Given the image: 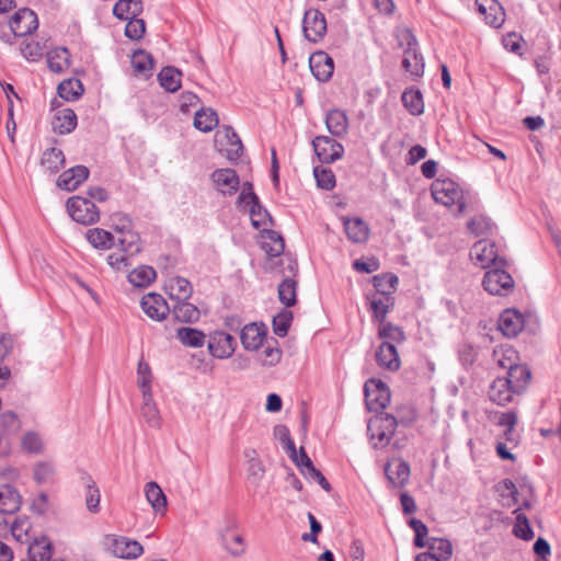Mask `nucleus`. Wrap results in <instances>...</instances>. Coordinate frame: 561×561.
<instances>
[{
  "label": "nucleus",
  "instance_id": "nucleus-35",
  "mask_svg": "<svg viewBox=\"0 0 561 561\" xmlns=\"http://www.w3.org/2000/svg\"><path fill=\"white\" fill-rule=\"evenodd\" d=\"M325 124L329 131L337 137L347 133L348 118L343 111L332 110L327 114Z\"/></svg>",
  "mask_w": 561,
  "mask_h": 561
},
{
  "label": "nucleus",
  "instance_id": "nucleus-56",
  "mask_svg": "<svg viewBox=\"0 0 561 561\" xmlns=\"http://www.w3.org/2000/svg\"><path fill=\"white\" fill-rule=\"evenodd\" d=\"M137 381L142 393H151L152 374L149 364L144 359H140L138 363Z\"/></svg>",
  "mask_w": 561,
  "mask_h": 561
},
{
  "label": "nucleus",
  "instance_id": "nucleus-33",
  "mask_svg": "<svg viewBox=\"0 0 561 561\" xmlns=\"http://www.w3.org/2000/svg\"><path fill=\"white\" fill-rule=\"evenodd\" d=\"M401 101L411 115L419 116L424 113L423 95L419 89H407L401 95Z\"/></svg>",
  "mask_w": 561,
  "mask_h": 561
},
{
  "label": "nucleus",
  "instance_id": "nucleus-44",
  "mask_svg": "<svg viewBox=\"0 0 561 561\" xmlns=\"http://www.w3.org/2000/svg\"><path fill=\"white\" fill-rule=\"evenodd\" d=\"M410 479V466L404 460H398L396 462V469L391 470V463L388 462V482H391L394 486H404Z\"/></svg>",
  "mask_w": 561,
  "mask_h": 561
},
{
  "label": "nucleus",
  "instance_id": "nucleus-32",
  "mask_svg": "<svg viewBox=\"0 0 561 561\" xmlns=\"http://www.w3.org/2000/svg\"><path fill=\"white\" fill-rule=\"evenodd\" d=\"M141 11L142 2L140 0H118L113 8V14L122 21L137 18Z\"/></svg>",
  "mask_w": 561,
  "mask_h": 561
},
{
  "label": "nucleus",
  "instance_id": "nucleus-59",
  "mask_svg": "<svg viewBox=\"0 0 561 561\" xmlns=\"http://www.w3.org/2000/svg\"><path fill=\"white\" fill-rule=\"evenodd\" d=\"M21 446L24 451L30 454H41L44 449L41 436L34 432H27L22 436Z\"/></svg>",
  "mask_w": 561,
  "mask_h": 561
},
{
  "label": "nucleus",
  "instance_id": "nucleus-15",
  "mask_svg": "<svg viewBox=\"0 0 561 561\" xmlns=\"http://www.w3.org/2000/svg\"><path fill=\"white\" fill-rule=\"evenodd\" d=\"M140 307L142 311L154 321H162L170 312L165 299L156 293H149L141 298Z\"/></svg>",
  "mask_w": 561,
  "mask_h": 561
},
{
  "label": "nucleus",
  "instance_id": "nucleus-16",
  "mask_svg": "<svg viewBox=\"0 0 561 561\" xmlns=\"http://www.w3.org/2000/svg\"><path fill=\"white\" fill-rule=\"evenodd\" d=\"M121 220L122 226L115 225V230L121 233L118 238L121 250L136 255L141 251L140 238L138 233L129 228L130 220L127 217H122Z\"/></svg>",
  "mask_w": 561,
  "mask_h": 561
},
{
  "label": "nucleus",
  "instance_id": "nucleus-48",
  "mask_svg": "<svg viewBox=\"0 0 561 561\" xmlns=\"http://www.w3.org/2000/svg\"><path fill=\"white\" fill-rule=\"evenodd\" d=\"M131 66L136 73L150 76L153 70V60L148 53L138 50L131 56Z\"/></svg>",
  "mask_w": 561,
  "mask_h": 561
},
{
  "label": "nucleus",
  "instance_id": "nucleus-4",
  "mask_svg": "<svg viewBox=\"0 0 561 561\" xmlns=\"http://www.w3.org/2000/svg\"><path fill=\"white\" fill-rule=\"evenodd\" d=\"M373 287L366 293L368 310L378 323V336L386 337V277L376 275L371 278Z\"/></svg>",
  "mask_w": 561,
  "mask_h": 561
},
{
  "label": "nucleus",
  "instance_id": "nucleus-64",
  "mask_svg": "<svg viewBox=\"0 0 561 561\" xmlns=\"http://www.w3.org/2000/svg\"><path fill=\"white\" fill-rule=\"evenodd\" d=\"M314 178L321 188L332 190L335 185V176L331 170L314 168Z\"/></svg>",
  "mask_w": 561,
  "mask_h": 561
},
{
  "label": "nucleus",
  "instance_id": "nucleus-53",
  "mask_svg": "<svg viewBox=\"0 0 561 561\" xmlns=\"http://www.w3.org/2000/svg\"><path fill=\"white\" fill-rule=\"evenodd\" d=\"M56 470L53 463L41 461L34 466L33 476L38 484L50 483L54 481Z\"/></svg>",
  "mask_w": 561,
  "mask_h": 561
},
{
  "label": "nucleus",
  "instance_id": "nucleus-37",
  "mask_svg": "<svg viewBox=\"0 0 561 561\" xmlns=\"http://www.w3.org/2000/svg\"><path fill=\"white\" fill-rule=\"evenodd\" d=\"M70 55L66 48H55L47 53V64L55 73L66 71L70 66Z\"/></svg>",
  "mask_w": 561,
  "mask_h": 561
},
{
  "label": "nucleus",
  "instance_id": "nucleus-26",
  "mask_svg": "<svg viewBox=\"0 0 561 561\" xmlns=\"http://www.w3.org/2000/svg\"><path fill=\"white\" fill-rule=\"evenodd\" d=\"M165 290L171 299L184 301L192 296L193 287L186 278L173 276L168 279Z\"/></svg>",
  "mask_w": 561,
  "mask_h": 561
},
{
  "label": "nucleus",
  "instance_id": "nucleus-8",
  "mask_svg": "<svg viewBox=\"0 0 561 561\" xmlns=\"http://www.w3.org/2000/svg\"><path fill=\"white\" fill-rule=\"evenodd\" d=\"M69 216L81 225H92L100 219V210L91 199L83 196H71L66 203Z\"/></svg>",
  "mask_w": 561,
  "mask_h": 561
},
{
  "label": "nucleus",
  "instance_id": "nucleus-40",
  "mask_svg": "<svg viewBox=\"0 0 561 561\" xmlns=\"http://www.w3.org/2000/svg\"><path fill=\"white\" fill-rule=\"evenodd\" d=\"M417 417L416 410L411 404H403L399 407L394 415L388 413V423L390 426H397L399 424L403 426L412 425Z\"/></svg>",
  "mask_w": 561,
  "mask_h": 561
},
{
  "label": "nucleus",
  "instance_id": "nucleus-27",
  "mask_svg": "<svg viewBox=\"0 0 561 561\" xmlns=\"http://www.w3.org/2000/svg\"><path fill=\"white\" fill-rule=\"evenodd\" d=\"M493 357L500 367L507 370L506 375L511 374L515 368H528L526 365L517 364L518 354L511 346H501L495 348Z\"/></svg>",
  "mask_w": 561,
  "mask_h": 561
},
{
  "label": "nucleus",
  "instance_id": "nucleus-45",
  "mask_svg": "<svg viewBox=\"0 0 561 561\" xmlns=\"http://www.w3.org/2000/svg\"><path fill=\"white\" fill-rule=\"evenodd\" d=\"M218 125L217 113L211 108H201L195 113L194 126L203 131L208 133Z\"/></svg>",
  "mask_w": 561,
  "mask_h": 561
},
{
  "label": "nucleus",
  "instance_id": "nucleus-42",
  "mask_svg": "<svg viewBox=\"0 0 561 561\" xmlns=\"http://www.w3.org/2000/svg\"><path fill=\"white\" fill-rule=\"evenodd\" d=\"M85 239L95 249L107 250L113 245V236L111 232L101 229L92 228L85 233Z\"/></svg>",
  "mask_w": 561,
  "mask_h": 561
},
{
  "label": "nucleus",
  "instance_id": "nucleus-3",
  "mask_svg": "<svg viewBox=\"0 0 561 561\" xmlns=\"http://www.w3.org/2000/svg\"><path fill=\"white\" fill-rule=\"evenodd\" d=\"M434 201L446 207H456V214L462 215L467 207V197L459 185L450 179H437L431 185Z\"/></svg>",
  "mask_w": 561,
  "mask_h": 561
},
{
  "label": "nucleus",
  "instance_id": "nucleus-60",
  "mask_svg": "<svg viewBox=\"0 0 561 561\" xmlns=\"http://www.w3.org/2000/svg\"><path fill=\"white\" fill-rule=\"evenodd\" d=\"M133 256V254L119 250L107 256V263L115 271H126L131 265Z\"/></svg>",
  "mask_w": 561,
  "mask_h": 561
},
{
  "label": "nucleus",
  "instance_id": "nucleus-58",
  "mask_svg": "<svg viewBox=\"0 0 561 561\" xmlns=\"http://www.w3.org/2000/svg\"><path fill=\"white\" fill-rule=\"evenodd\" d=\"M393 36L397 41L398 47L404 51V48H413L419 46L417 39L409 27H397Z\"/></svg>",
  "mask_w": 561,
  "mask_h": 561
},
{
  "label": "nucleus",
  "instance_id": "nucleus-20",
  "mask_svg": "<svg viewBox=\"0 0 561 561\" xmlns=\"http://www.w3.org/2000/svg\"><path fill=\"white\" fill-rule=\"evenodd\" d=\"M267 329L264 324L250 323L241 330L240 339L242 346L248 351H257L263 346Z\"/></svg>",
  "mask_w": 561,
  "mask_h": 561
},
{
  "label": "nucleus",
  "instance_id": "nucleus-49",
  "mask_svg": "<svg viewBox=\"0 0 561 561\" xmlns=\"http://www.w3.org/2000/svg\"><path fill=\"white\" fill-rule=\"evenodd\" d=\"M28 554L32 561H50L51 543L47 539L36 540L30 546Z\"/></svg>",
  "mask_w": 561,
  "mask_h": 561
},
{
  "label": "nucleus",
  "instance_id": "nucleus-25",
  "mask_svg": "<svg viewBox=\"0 0 561 561\" xmlns=\"http://www.w3.org/2000/svg\"><path fill=\"white\" fill-rule=\"evenodd\" d=\"M424 58L419 51V46L404 48L402 68L413 78H420L424 73Z\"/></svg>",
  "mask_w": 561,
  "mask_h": 561
},
{
  "label": "nucleus",
  "instance_id": "nucleus-63",
  "mask_svg": "<svg viewBox=\"0 0 561 561\" xmlns=\"http://www.w3.org/2000/svg\"><path fill=\"white\" fill-rule=\"evenodd\" d=\"M146 32V23L142 19H130L128 20L126 27H125V35L133 39L138 41L142 38L144 34Z\"/></svg>",
  "mask_w": 561,
  "mask_h": 561
},
{
  "label": "nucleus",
  "instance_id": "nucleus-24",
  "mask_svg": "<svg viewBox=\"0 0 561 561\" xmlns=\"http://www.w3.org/2000/svg\"><path fill=\"white\" fill-rule=\"evenodd\" d=\"M344 231L353 243H364L369 237L368 225L358 217L343 218Z\"/></svg>",
  "mask_w": 561,
  "mask_h": 561
},
{
  "label": "nucleus",
  "instance_id": "nucleus-9",
  "mask_svg": "<svg viewBox=\"0 0 561 561\" xmlns=\"http://www.w3.org/2000/svg\"><path fill=\"white\" fill-rule=\"evenodd\" d=\"M482 285L491 295L506 296L514 289V279L505 266H496L485 272Z\"/></svg>",
  "mask_w": 561,
  "mask_h": 561
},
{
  "label": "nucleus",
  "instance_id": "nucleus-41",
  "mask_svg": "<svg viewBox=\"0 0 561 561\" xmlns=\"http://www.w3.org/2000/svg\"><path fill=\"white\" fill-rule=\"evenodd\" d=\"M174 318L183 323H194L198 321L201 317L199 309L186 300L179 301V304L173 308Z\"/></svg>",
  "mask_w": 561,
  "mask_h": 561
},
{
  "label": "nucleus",
  "instance_id": "nucleus-14",
  "mask_svg": "<svg viewBox=\"0 0 561 561\" xmlns=\"http://www.w3.org/2000/svg\"><path fill=\"white\" fill-rule=\"evenodd\" d=\"M236 345L234 337L224 331L214 332L208 341L209 353L220 359L230 357L236 350Z\"/></svg>",
  "mask_w": 561,
  "mask_h": 561
},
{
  "label": "nucleus",
  "instance_id": "nucleus-39",
  "mask_svg": "<svg viewBox=\"0 0 561 561\" xmlns=\"http://www.w3.org/2000/svg\"><path fill=\"white\" fill-rule=\"evenodd\" d=\"M178 340L188 347H202L205 343V334L194 328L183 327L176 330Z\"/></svg>",
  "mask_w": 561,
  "mask_h": 561
},
{
  "label": "nucleus",
  "instance_id": "nucleus-38",
  "mask_svg": "<svg viewBox=\"0 0 561 561\" xmlns=\"http://www.w3.org/2000/svg\"><path fill=\"white\" fill-rule=\"evenodd\" d=\"M65 164L64 152L58 148L46 149L41 158V165L50 173L59 171Z\"/></svg>",
  "mask_w": 561,
  "mask_h": 561
},
{
  "label": "nucleus",
  "instance_id": "nucleus-31",
  "mask_svg": "<svg viewBox=\"0 0 561 561\" xmlns=\"http://www.w3.org/2000/svg\"><path fill=\"white\" fill-rule=\"evenodd\" d=\"M145 495L148 503L157 514H165L167 496L162 489L153 481L146 483Z\"/></svg>",
  "mask_w": 561,
  "mask_h": 561
},
{
  "label": "nucleus",
  "instance_id": "nucleus-29",
  "mask_svg": "<svg viewBox=\"0 0 561 561\" xmlns=\"http://www.w3.org/2000/svg\"><path fill=\"white\" fill-rule=\"evenodd\" d=\"M427 550L424 553L433 554L439 561H448L453 556V545L447 538L430 537L426 540Z\"/></svg>",
  "mask_w": 561,
  "mask_h": 561
},
{
  "label": "nucleus",
  "instance_id": "nucleus-22",
  "mask_svg": "<svg viewBox=\"0 0 561 561\" xmlns=\"http://www.w3.org/2000/svg\"><path fill=\"white\" fill-rule=\"evenodd\" d=\"M211 180L220 193L228 195L234 194L240 184L239 176L232 169H219L214 171Z\"/></svg>",
  "mask_w": 561,
  "mask_h": 561
},
{
  "label": "nucleus",
  "instance_id": "nucleus-1",
  "mask_svg": "<svg viewBox=\"0 0 561 561\" xmlns=\"http://www.w3.org/2000/svg\"><path fill=\"white\" fill-rule=\"evenodd\" d=\"M364 392L367 409L375 413L367 424L369 443L375 449H383L386 446L383 443L386 426L385 419L382 417L383 410L386 409L385 385L380 379L371 378L366 381Z\"/></svg>",
  "mask_w": 561,
  "mask_h": 561
},
{
  "label": "nucleus",
  "instance_id": "nucleus-11",
  "mask_svg": "<svg viewBox=\"0 0 561 561\" xmlns=\"http://www.w3.org/2000/svg\"><path fill=\"white\" fill-rule=\"evenodd\" d=\"M302 31L309 42H320L327 33L324 14L317 9L306 10L302 20Z\"/></svg>",
  "mask_w": 561,
  "mask_h": 561
},
{
  "label": "nucleus",
  "instance_id": "nucleus-13",
  "mask_svg": "<svg viewBox=\"0 0 561 561\" xmlns=\"http://www.w3.org/2000/svg\"><path fill=\"white\" fill-rule=\"evenodd\" d=\"M38 27L37 15L34 11L24 8L10 19V28L15 36L24 37Z\"/></svg>",
  "mask_w": 561,
  "mask_h": 561
},
{
  "label": "nucleus",
  "instance_id": "nucleus-54",
  "mask_svg": "<svg viewBox=\"0 0 561 561\" xmlns=\"http://www.w3.org/2000/svg\"><path fill=\"white\" fill-rule=\"evenodd\" d=\"M282 358V351L277 346V342L267 343L264 345L263 351L259 354V360L264 366H274L279 363Z\"/></svg>",
  "mask_w": 561,
  "mask_h": 561
},
{
  "label": "nucleus",
  "instance_id": "nucleus-28",
  "mask_svg": "<svg viewBox=\"0 0 561 561\" xmlns=\"http://www.w3.org/2000/svg\"><path fill=\"white\" fill-rule=\"evenodd\" d=\"M261 247L271 257L279 256L285 249L284 239L274 230H264L261 232Z\"/></svg>",
  "mask_w": 561,
  "mask_h": 561
},
{
  "label": "nucleus",
  "instance_id": "nucleus-47",
  "mask_svg": "<svg viewBox=\"0 0 561 561\" xmlns=\"http://www.w3.org/2000/svg\"><path fill=\"white\" fill-rule=\"evenodd\" d=\"M181 76L182 73L178 69L165 67L160 71L158 79L163 89L175 92L181 87Z\"/></svg>",
  "mask_w": 561,
  "mask_h": 561
},
{
  "label": "nucleus",
  "instance_id": "nucleus-62",
  "mask_svg": "<svg viewBox=\"0 0 561 561\" xmlns=\"http://www.w3.org/2000/svg\"><path fill=\"white\" fill-rule=\"evenodd\" d=\"M409 526L413 529L414 536V546L417 548H424L426 546V536L428 533L427 526L417 518H411L409 520Z\"/></svg>",
  "mask_w": 561,
  "mask_h": 561
},
{
  "label": "nucleus",
  "instance_id": "nucleus-30",
  "mask_svg": "<svg viewBox=\"0 0 561 561\" xmlns=\"http://www.w3.org/2000/svg\"><path fill=\"white\" fill-rule=\"evenodd\" d=\"M21 495L9 484L0 485V512L13 514L20 510Z\"/></svg>",
  "mask_w": 561,
  "mask_h": 561
},
{
  "label": "nucleus",
  "instance_id": "nucleus-46",
  "mask_svg": "<svg viewBox=\"0 0 561 561\" xmlns=\"http://www.w3.org/2000/svg\"><path fill=\"white\" fill-rule=\"evenodd\" d=\"M485 414L490 423L503 428H514L518 421V416L515 410H508L505 412L486 411Z\"/></svg>",
  "mask_w": 561,
  "mask_h": 561
},
{
  "label": "nucleus",
  "instance_id": "nucleus-17",
  "mask_svg": "<svg viewBox=\"0 0 561 561\" xmlns=\"http://www.w3.org/2000/svg\"><path fill=\"white\" fill-rule=\"evenodd\" d=\"M524 324V316L516 309L504 310L497 321L499 330L507 337L517 336Z\"/></svg>",
  "mask_w": 561,
  "mask_h": 561
},
{
  "label": "nucleus",
  "instance_id": "nucleus-2",
  "mask_svg": "<svg viewBox=\"0 0 561 561\" xmlns=\"http://www.w3.org/2000/svg\"><path fill=\"white\" fill-rule=\"evenodd\" d=\"M531 379L529 368H515L505 377L495 378L488 389V398L491 402L505 407L515 396H520L528 387Z\"/></svg>",
  "mask_w": 561,
  "mask_h": 561
},
{
  "label": "nucleus",
  "instance_id": "nucleus-61",
  "mask_svg": "<svg viewBox=\"0 0 561 561\" xmlns=\"http://www.w3.org/2000/svg\"><path fill=\"white\" fill-rule=\"evenodd\" d=\"M302 474L310 480L317 481L323 490L329 492L331 490V485L328 480L323 477V474L314 468L311 459L309 457L305 458V468L302 469Z\"/></svg>",
  "mask_w": 561,
  "mask_h": 561
},
{
  "label": "nucleus",
  "instance_id": "nucleus-18",
  "mask_svg": "<svg viewBox=\"0 0 561 561\" xmlns=\"http://www.w3.org/2000/svg\"><path fill=\"white\" fill-rule=\"evenodd\" d=\"M309 67L317 80L327 82L333 75L334 62L325 51H317L310 56Z\"/></svg>",
  "mask_w": 561,
  "mask_h": 561
},
{
  "label": "nucleus",
  "instance_id": "nucleus-51",
  "mask_svg": "<svg viewBox=\"0 0 561 561\" xmlns=\"http://www.w3.org/2000/svg\"><path fill=\"white\" fill-rule=\"evenodd\" d=\"M493 227V221L485 215H477L467 224V229L477 237L489 233Z\"/></svg>",
  "mask_w": 561,
  "mask_h": 561
},
{
  "label": "nucleus",
  "instance_id": "nucleus-5",
  "mask_svg": "<svg viewBox=\"0 0 561 561\" xmlns=\"http://www.w3.org/2000/svg\"><path fill=\"white\" fill-rule=\"evenodd\" d=\"M102 546L107 553L121 559H136L144 552L142 546L137 540L114 534L104 536Z\"/></svg>",
  "mask_w": 561,
  "mask_h": 561
},
{
  "label": "nucleus",
  "instance_id": "nucleus-50",
  "mask_svg": "<svg viewBox=\"0 0 561 561\" xmlns=\"http://www.w3.org/2000/svg\"><path fill=\"white\" fill-rule=\"evenodd\" d=\"M296 293L297 283L291 278H285L278 286V298L287 307L296 304Z\"/></svg>",
  "mask_w": 561,
  "mask_h": 561
},
{
  "label": "nucleus",
  "instance_id": "nucleus-7",
  "mask_svg": "<svg viewBox=\"0 0 561 561\" xmlns=\"http://www.w3.org/2000/svg\"><path fill=\"white\" fill-rule=\"evenodd\" d=\"M470 257L481 268L491 270L507 264L506 260L499 255L495 242L488 239L479 240L472 245Z\"/></svg>",
  "mask_w": 561,
  "mask_h": 561
},
{
  "label": "nucleus",
  "instance_id": "nucleus-57",
  "mask_svg": "<svg viewBox=\"0 0 561 561\" xmlns=\"http://www.w3.org/2000/svg\"><path fill=\"white\" fill-rule=\"evenodd\" d=\"M100 490L95 485L94 481L87 478V492H85V505L89 512L98 513L100 511Z\"/></svg>",
  "mask_w": 561,
  "mask_h": 561
},
{
  "label": "nucleus",
  "instance_id": "nucleus-19",
  "mask_svg": "<svg viewBox=\"0 0 561 561\" xmlns=\"http://www.w3.org/2000/svg\"><path fill=\"white\" fill-rule=\"evenodd\" d=\"M476 5L489 25L502 26L505 21V11L497 0H476Z\"/></svg>",
  "mask_w": 561,
  "mask_h": 561
},
{
  "label": "nucleus",
  "instance_id": "nucleus-43",
  "mask_svg": "<svg viewBox=\"0 0 561 561\" xmlns=\"http://www.w3.org/2000/svg\"><path fill=\"white\" fill-rule=\"evenodd\" d=\"M58 95L68 101L79 99L83 93V85L79 79H66L58 84Z\"/></svg>",
  "mask_w": 561,
  "mask_h": 561
},
{
  "label": "nucleus",
  "instance_id": "nucleus-55",
  "mask_svg": "<svg viewBox=\"0 0 561 561\" xmlns=\"http://www.w3.org/2000/svg\"><path fill=\"white\" fill-rule=\"evenodd\" d=\"M516 514V523L513 533L517 538L523 540H530L534 537V531L529 525V520L525 514L519 513V510L514 511Z\"/></svg>",
  "mask_w": 561,
  "mask_h": 561
},
{
  "label": "nucleus",
  "instance_id": "nucleus-12",
  "mask_svg": "<svg viewBox=\"0 0 561 561\" xmlns=\"http://www.w3.org/2000/svg\"><path fill=\"white\" fill-rule=\"evenodd\" d=\"M313 150L323 163H332L342 158L343 146L328 136H317L312 141Z\"/></svg>",
  "mask_w": 561,
  "mask_h": 561
},
{
  "label": "nucleus",
  "instance_id": "nucleus-52",
  "mask_svg": "<svg viewBox=\"0 0 561 561\" xmlns=\"http://www.w3.org/2000/svg\"><path fill=\"white\" fill-rule=\"evenodd\" d=\"M21 54L28 61L39 60L45 50V46L34 39H25L20 46Z\"/></svg>",
  "mask_w": 561,
  "mask_h": 561
},
{
  "label": "nucleus",
  "instance_id": "nucleus-34",
  "mask_svg": "<svg viewBox=\"0 0 561 561\" xmlns=\"http://www.w3.org/2000/svg\"><path fill=\"white\" fill-rule=\"evenodd\" d=\"M142 399L144 402L140 409L141 416L150 427L159 428L161 426V416L159 409L152 399V392L149 394L142 393Z\"/></svg>",
  "mask_w": 561,
  "mask_h": 561
},
{
  "label": "nucleus",
  "instance_id": "nucleus-23",
  "mask_svg": "<svg viewBox=\"0 0 561 561\" xmlns=\"http://www.w3.org/2000/svg\"><path fill=\"white\" fill-rule=\"evenodd\" d=\"M89 176L87 167L77 165L65 172L58 178V186L66 191L77 190Z\"/></svg>",
  "mask_w": 561,
  "mask_h": 561
},
{
  "label": "nucleus",
  "instance_id": "nucleus-6",
  "mask_svg": "<svg viewBox=\"0 0 561 561\" xmlns=\"http://www.w3.org/2000/svg\"><path fill=\"white\" fill-rule=\"evenodd\" d=\"M238 203L243 207H249L251 222L255 229L268 230L267 226L272 224V217L260 205L257 196L252 191V184L245 183L243 185Z\"/></svg>",
  "mask_w": 561,
  "mask_h": 561
},
{
  "label": "nucleus",
  "instance_id": "nucleus-36",
  "mask_svg": "<svg viewBox=\"0 0 561 561\" xmlns=\"http://www.w3.org/2000/svg\"><path fill=\"white\" fill-rule=\"evenodd\" d=\"M157 273L154 268L148 265H140L129 272L127 278L136 287H147L156 280Z\"/></svg>",
  "mask_w": 561,
  "mask_h": 561
},
{
  "label": "nucleus",
  "instance_id": "nucleus-21",
  "mask_svg": "<svg viewBox=\"0 0 561 561\" xmlns=\"http://www.w3.org/2000/svg\"><path fill=\"white\" fill-rule=\"evenodd\" d=\"M54 107V115L51 118V126L55 133L60 135L69 134L77 127V115L68 107L57 108L55 102L51 103Z\"/></svg>",
  "mask_w": 561,
  "mask_h": 561
},
{
  "label": "nucleus",
  "instance_id": "nucleus-10",
  "mask_svg": "<svg viewBox=\"0 0 561 561\" xmlns=\"http://www.w3.org/2000/svg\"><path fill=\"white\" fill-rule=\"evenodd\" d=\"M215 146L229 161H237L243 151L241 139L229 126H225L216 133Z\"/></svg>",
  "mask_w": 561,
  "mask_h": 561
}]
</instances>
